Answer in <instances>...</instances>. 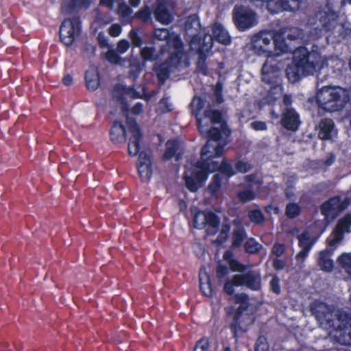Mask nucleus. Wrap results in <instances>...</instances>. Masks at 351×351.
Instances as JSON below:
<instances>
[{"instance_id": "nucleus-1", "label": "nucleus", "mask_w": 351, "mask_h": 351, "mask_svg": "<svg viewBox=\"0 0 351 351\" xmlns=\"http://www.w3.org/2000/svg\"><path fill=\"white\" fill-rule=\"evenodd\" d=\"M214 123H203L206 128L201 134H207L206 143L202 147L200 159L186 168L183 174L185 186L191 192H196L206 181L210 172L219 169V128L212 127Z\"/></svg>"}, {"instance_id": "nucleus-2", "label": "nucleus", "mask_w": 351, "mask_h": 351, "mask_svg": "<svg viewBox=\"0 0 351 351\" xmlns=\"http://www.w3.org/2000/svg\"><path fill=\"white\" fill-rule=\"evenodd\" d=\"M311 308L323 327L339 332V335H335L339 341L345 344H351V316L346 311H335L332 306L318 300L314 301Z\"/></svg>"}, {"instance_id": "nucleus-3", "label": "nucleus", "mask_w": 351, "mask_h": 351, "mask_svg": "<svg viewBox=\"0 0 351 351\" xmlns=\"http://www.w3.org/2000/svg\"><path fill=\"white\" fill-rule=\"evenodd\" d=\"M328 65V58L322 56L317 47L311 51L305 47L296 49L293 53L292 62L286 69V74L291 82L313 75Z\"/></svg>"}, {"instance_id": "nucleus-4", "label": "nucleus", "mask_w": 351, "mask_h": 351, "mask_svg": "<svg viewBox=\"0 0 351 351\" xmlns=\"http://www.w3.org/2000/svg\"><path fill=\"white\" fill-rule=\"evenodd\" d=\"M128 125L131 133L128 145V154L131 156H136L138 154L136 165L138 175L142 181L147 182L152 176V157L145 152H140L143 133L138 124L135 120H131L128 122Z\"/></svg>"}, {"instance_id": "nucleus-5", "label": "nucleus", "mask_w": 351, "mask_h": 351, "mask_svg": "<svg viewBox=\"0 0 351 351\" xmlns=\"http://www.w3.org/2000/svg\"><path fill=\"white\" fill-rule=\"evenodd\" d=\"M348 101V90L339 86H324L317 93L319 107L329 112L342 109Z\"/></svg>"}, {"instance_id": "nucleus-6", "label": "nucleus", "mask_w": 351, "mask_h": 351, "mask_svg": "<svg viewBox=\"0 0 351 351\" xmlns=\"http://www.w3.org/2000/svg\"><path fill=\"white\" fill-rule=\"evenodd\" d=\"M233 230L231 235V245L224 252L223 260L227 263L230 269L234 272H243L250 266L244 265L235 257L232 250L241 247L243 241L247 238V232L240 219L236 218L232 221Z\"/></svg>"}, {"instance_id": "nucleus-7", "label": "nucleus", "mask_w": 351, "mask_h": 351, "mask_svg": "<svg viewBox=\"0 0 351 351\" xmlns=\"http://www.w3.org/2000/svg\"><path fill=\"white\" fill-rule=\"evenodd\" d=\"M206 101L198 96H195L191 102V114L196 119L197 128L199 133H203L206 128L203 123H219V110H213L211 105L208 103L206 106Z\"/></svg>"}, {"instance_id": "nucleus-8", "label": "nucleus", "mask_w": 351, "mask_h": 351, "mask_svg": "<svg viewBox=\"0 0 351 351\" xmlns=\"http://www.w3.org/2000/svg\"><path fill=\"white\" fill-rule=\"evenodd\" d=\"M215 245V276L212 277L205 269H200L199 274V289L204 295L213 298L216 295L217 292V286L219 285V259L217 256L219 253V234L216 239L212 241Z\"/></svg>"}, {"instance_id": "nucleus-9", "label": "nucleus", "mask_w": 351, "mask_h": 351, "mask_svg": "<svg viewBox=\"0 0 351 351\" xmlns=\"http://www.w3.org/2000/svg\"><path fill=\"white\" fill-rule=\"evenodd\" d=\"M193 223L196 229H205L208 237L215 235L219 231V217L209 210L196 208L193 213Z\"/></svg>"}, {"instance_id": "nucleus-10", "label": "nucleus", "mask_w": 351, "mask_h": 351, "mask_svg": "<svg viewBox=\"0 0 351 351\" xmlns=\"http://www.w3.org/2000/svg\"><path fill=\"white\" fill-rule=\"evenodd\" d=\"M81 32L82 21L79 16L64 19L60 27V39L64 45L69 47Z\"/></svg>"}, {"instance_id": "nucleus-11", "label": "nucleus", "mask_w": 351, "mask_h": 351, "mask_svg": "<svg viewBox=\"0 0 351 351\" xmlns=\"http://www.w3.org/2000/svg\"><path fill=\"white\" fill-rule=\"evenodd\" d=\"M274 34L270 32H260L255 34L251 39L249 45L250 50L258 56H265L267 58L271 54L273 49L272 40Z\"/></svg>"}, {"instance_id": "nucleus-12", "label": "nucleus", "mask_w": 351, "mask_h": 351, "mask_svg": "<svg viewBox=\"0 0 351 351\" xmlns=\"http://www.w3.org/2000/svg\"><path fill=\"white\" fill-rule=\"evenodd\" d=\"M180 64V58L178 53H171L165 61L154 66L158 84L161 86L169 78L171 73Z\"/></svg>"}, {"instance_id": "nucleus-13", "label": "nucleus", "mask_w": 351, "mask_h": 351, "mask_svg": "<svg viewBox=\"0 0 351 351\" xmlns=\"http://www.w3.org/2000/svg\"><path fill=\"white\" fill-rule=\"evenodd\" d=\"M219 16V14L217 13L216 21L213 26L214 36H213L210 34H206L202 39H199V46L197 50L199 55L197 62H206L207 55L213 47V42L216 41L219 43V22L217 21Z\"/></svg>"}, {"instance_id": "nucleus-14", "label": "nucleus", "mask_w": 351, "mask_h": 351, "mask_svg": "<svg viewBox=\"0 0 351 351\" xmlns=\"http://www.w3.org/2000/svg\"><path fill=\"white\" fill-rule=\"evenodd\" d=\"M282 67V64L280 61L272 56H268L262 67V80L267 84L276 82Z\"/></svg>"}, {"instance_id": "nucleus-15", "label": "nucleus", "mask_w": 351, "mask_h": 351, "mask_svg": "<svg viewBox=\"0 0 351 351\" xmlns=\"http://www.w3.org/2000/svg\"><path fill=\"white\" fill-rule=\"evenodd\" d=\"M351 232V215L348 214L339 219L335 230L328 238L327 241L330 246H335L343 237V233Z\"/></svg>"}, {"instance_id": "nucleus-16", "label": "nucleus", "mask_w": 351, "mask_h": 351, "mask_svg": "<svg viewBox=\"0 0 351 351\" xmlns=\"http://www.w3.org/2000/svg\"><path fill=\"white\" fill-rule=\"evenodd\" d=\"M234 19L237 25L243 29L250 28L257 23L254 12L245 7L237 8L234 10Z\"/></svg>"}, {"instance_id": "nucleus-17", "label": "nucleus", "mask_w": 351, "mask_h": 351, "mask_svg": "<svg viewBox=\"0 0 351 351\" xmlns=\"http://www.w3.org/2000/svg\"><path fill=\"white\" fill-rule=\"evenodd\" d=\"M234 282L236 286L245 285L253 291H258L261 287V278L259 274L250 271L244 274L234 275Z\"/></svg>"}, {"instance_id": "nucleus-18", "label": "nucleus", "mask_w": 351, "mask_h": 351, "mask_svg": "<svg viewBox=\"0 0 351 351\" xmlns=\"http://www.w3.org/2000/svg\"><path fill=\"white\" fill-rule=\"evenodd\" d=\"M298 238L301 250L296 255V260L300 267H302L304 259L308 256V252L316 242L317 238L312 237L307 232L299 235Z\"/></svg>"}, {"instance_id": "nucleus-19", "label": "nucleus", "mask_w": 351, "mask_h": 351, "mask_svg": "<svg viewBox=\"0 0 351 351\" xmlns=\"http://www.w3.org/2000/svg\"><path fill=\"white\" fill-rule=\"evenodd\" d=\"M350 204V200L345 198L343 201L339 197H333L323 204L322 210L325 215H335L345 210Z\"/></svg>"}, {"instance_id": "nucleus-20", "label": "nucleus", "mask_w": 351, "mask_h": 351, "mask_svg": "<svg viewBox=\"0 0 351 351\" xmlns=\"http://www.w3.org/2000/svg\"><path fill=\"white\" fill-rule=\"evenodd\" d=\"M182 155L180 150V141L178 138H170L165 143V150L162 156L164 160H170L173 158L178 161Z\"/></svg>"}, {"instance_id": "nucleus-21", "label": "nucleus", "mask_w": 351, "mask_h": 351, "mask_svg": "<svg viewBox=\"0 0 351 351\" xmlns=\"http://www.w3.org/2000/svg\"><path fill=\"white\" fill-rule=\"evenodd\" d=\"M316 17L319 19L321 25L327 30L331 29L333 23L335 22L338 16L331 5L328 3L324 10L320 11Z\"/></svg>"}, {"instance_id": "nucleus-22", "label": "nucleus", "mask_w": 351, "mask_h": 351, "mask_svg": "<svg viewBox=\"0 0 351 351\" xmlns=\"http://www.w3.org/2000/svg\"><path fill=\"white\" fill-rule=\"evenodd\" d=\"M110 136L114 144L125 143L127 138L125 126L120 121H114L110 128Z\"/></svg>"}, {"instance_id": "nucleus-23", "label": "nucleus", "mask_w": 351, "mask_h": 351, "mask_svg": "<svg viewBox=\"0 0 351 351\" xmlns=\"http://www.w3.org/2000/svg\"><path fill=\"white\" fill-rule=\"evenodd\" d=\"M319 129L318 136L323 140H330L337 134L334 122L329 119L322 120L319 124Z\"/></svg>"}, {"instance_id": "nucleus-24", "label": "nucleus", "mask_w": 351, "mask_h": 351, "mask_svg": "<svg viewBox=\"0 0 351 351\" xmlns=\"http://www.w3.org/2000/svg\"><path fill=\"white\" fill-rule=\"evenodd\" d=\"M85 84L89 90H97L100 85V75L98 69L95 66L90 67L85 72Z\"/></svg>"}, {"instance_id": "nucleus-25", "label": "nucleus", "mask_w": 351, "mask_h": 351, "mask_svg": "<svg viewBox=\"0 0 351 351\" xmlns=\"http://www.w3.org/2000/svg\"><path fill=\"white\" fill-rule=\"evenodd\" d=\"M285 128L291 130H296L300 124L298 114L293 109H287L282 119Z\"/></svg>"}, {"instance_id": "nucleus-26", "label": "nucleus", "mask_w": 351, "mask_h": 351, "mask_svg": "<svg viewBox=\"0 0 351 351\" xmlns=\"http://www.w3.org/2000/svg\"><path fill=\"white\" fill-rule=\"evenodd\" d=\"M272 43L273 49H271V54L269 56H272L276 60H277V58L280 57L282 54L285 53L289 51V47L285 43L284 39H281L278 37H274Z\"/></svg>"}, {"instance_id": "nucleus-27", "label": "nucleus", "mask_w": 351, "mask_h": 351, "mask_svg": "<svg viewBox=\"0 0 351 351\" xmlns=\"http://www.w3.org/2000/svg\"><path fill=\"white\" fill-rule=\"evenodd\" d=\"M331 251L326 249L320 252L318 263L322 270L330 271L333 268V261L330 258Z\"/></svg>"}, {"instance_id": "nucleus-28", "label": "nucleus", "mask_w": 351, "mask_h": 351, "mask_svg": "<svg viewBox=\"0 0 351 351\" xmlns=\"http://www.w3.org/2000/svg\"><path fill=\"white\" fill-rule=\"evenodd\" d=\"M221 151L224 145H227L230 141L231 131L227 125L226 121L221 117Z\"/></svg>"}, {"instance_id": "nucleus-29", "label": "nucleus", "mask_w": 351, "mask_h": 351, "mask_svg": "<svg viewBox=\"0 0 351 351\" xmlns=\"http://www.w3.org/2000/svg\"><path fill=\"white\" fill-rule=\"evenodd\" d=\"M156 19L160 23L169 24L171 21V14L165 8H158L155 11Z\"/></svg>"}, {"instance_id": "nucleus-30", "label": "nucleus", "mask_w": 351, "mask_h": 351, "mask_svg": "<svg viewBox=\"0 0 351 351\" xmlns=\"http://www.w3.org/2000/svg\"><path fill=\"white\" fill-rule=\"evenodd\" d=\"M215 172L213 177L212 182L207 186V191L211 196H217V193L219 191V169L213 171Z\"/></svg>"}, {"instance_id": "nucleus-31", "label": "nucleus", "mask_w": 351, "mask_h": 351, "mask_svg": "<svg viewBox=\"0 0 351 351\" xmlns=\"http://www.w3.org/2000/svg\"><path fill=\"white\" fill-rule=\"evenodd\" d=\"M263 245L254 239L250 238L244 244L245 252L248 254H256L260 252Z\"/></svg>"}, {"instance_id": "nucleus-32", "label": "nucleus", "mask_w": 351, "mask_h": 351, "mask_svg": "<svg viewBox=\"0 0 351 351\" xmlns=\"http://www.w3.org/2000/svg\"><path fill=\"white\" fill-rule=\"evenodd\" d=\"M90 5V0H69V8L71 10H76L77 9L81 8L87 9Z\"/></svg>"}, {"instance_id": "nucleus-33", "label": "nucleus", "mask_w": 351, "mask_h": 351, "mask_svg": "<svg viewBox=\"0 0 351 351\" xmlns=\"http://www.w3.org/2000/svg\"><path fill=\"white\" fill-rule=\"evenodd\" d=\"M338 263L351 274V254L343 253L338 258Z\"/></svg>"}, {"instance_id": "nucleus-34", "label": "nucleus", "mask_w": 351, "mask_h": 351, "mask_svg": "<svg viewBox=\"0 0 351 351\" xmlns=\"http://www.w3.org/2000/svg\"><path fill=\"white\" fill-rule=\"evenodd\" d=\"M300 207L296 203H289L285 209V214L289 218H294L300 213Z\"/></svg>"}, {"instance_id": "nucleus-35", "label": "nucleus", "mask_w": 351, "mask_h": 351, "mask_svg": "<svg viewBox=\"0 0 351 351\" xmlns=\"http://www.w3.org/2000/svg\"><path fill=\"white\" fill-rule=\"evenodd\" d=\"M245 319L247 322V325H250V324H252V322H253V319L247 315H239V313H237L234 317V321H235L236 324L243 331H245L247 330L246 326L243 325L242 324L243 320H245Z\"/></svg>"}, {"instance_id": "nucleus-36", "label": "nucleus", "mask_w": 351, "mask_h": 351, "mask_svg": "<svg viewBox=\"0 0 351 351\" xmlns=\"http://www.w3.org/2000/svg\"><path fill=\"white\" fill-rule=\"evenodd\" d=\"M172 45L175 51L172 53H178L180 58V60L183 54V43L179 36L176 35L172 40Z\"/></svg>"}, {"instance_id": "nucleus-37", "label": "nucleus", "mask_w": 351, "mask_h": 351, "mask_svg": "<svg viewBox=\"0 0 351 351\" xmlns=\"http://www.w3.org/2000/svg\"><path fill=\"white\" fill-rule=\"evenodd\" d=\"M155 48L154 47H145L141 50V56L144 61H151L154 60V55Z\"/></svg>"}, {"instance_id": "nucleus-38", "label": "nucleus", "mask_w": 351, "mask_h": 351, "mask_svg": "<svg viewBox=\"0 0 351 351\" xmlns=\"http://www.w3.org/2000/svg\"><path fill=\"white\" fill-rule=\"evenodd\" d=\"M117 88L120 89L122 93L130 95L133 99L141 98L139 93L136 91L134 86H130L129 87L121 86Z\"/></svg>"}, {"instance_id": "nucleus-39", "label": "nucleus", "mask_w": 351, "mask_h": 351, "mask_svg": "<svg viewBox=\"0 0 351 351\" xmlns=\"http://www.w3.org/2000/svg\"><path fill=\"white\" fill-rule=\"evenodd\" d=\"M294 176L290 177V180L287 182V187L285 190V195L288 199L295 200L296 199V195L294 192L291 183L295 180Z\"/></svg>"}, {"instance_id": "nucleus-40", "label": "nucleus", "mask_w": 351, "mask_h": 351, "mask_svg": "<svg viewBox=\"0 0 351 351\" xmlns=\"http://www.w3.org/2000/svg\"><path fill=\"white\" fill-rule=\"evenodd\" d=\"M129 37L134 47H140L143 44V39L139 36L138 30L131 29L129 33Z\"/></svg>"}, {"instance_id": "nucleus-41", "label": "nucleus", "mask_w": 351, "mask_h": 351, "mask_svg": "<svg viewBox=\"0 0 351 351\" xmlns=\"http://www.w3.org/2000/svg\"><path fill=\"white\" fill-rule=\"evenodd\" d=\"M106 58L109 62L114 64H119L121 61L120 56L113 49H110L106 52Z\"/></svg>"}, {"instance_id": "nucleus-42", "label": "nucleus", "mask_w": 351, "mask_h": 351, "mask_svg": "<svg viewBox=\"0 0 351 351\" xmlns=\"http://www.w3.org/2000/svg\"><path fill=\"white\" fill-rule=\"evenodd\" d=\"M248 216L252 222L257 224L262 223L265 219L263 213L258 210L250 211Z\"/></svg>"}, {"instance_id": "nucleus-43", "label": "nucleus", "mask_w": 351, "mask_h": 351, "mask_svg": "<svg viewBox=\"0 0 351 351\" xmlns=\"http://www.w3.org/2000/svg\"><path fill=\"white\" fill-rule=\"evenodd\" d=\"M155 37L159 40H167L169 42L170 32L167 29H156L154 32Z\"/></svg>"}, {"instance_id": "nucleus-44", "label": "nucleus", "mask_w": 351, "mask_h": 351, "mask_svg": "<svg viewBox=\"0 0 351 351\" xmlns=\"http://www.w3.org/2000/svg\"><path fill=\"white\" fill-rule=\"evenodd\" d=\"M238 195L243 202L251 201L254 199L256 196L255 193L250 189L241 191Z\"/></svg>"}, {"instance_id": "nucleus-45", "label": "nucleus", "mask_w": 351, "mask_h": 351, "mask_svg": "<svg viewBox=\"0 0 351 351\" xmlns=\"http://www.w3.org/2000/svg\"><path fill=\"white\" fill-rule=\"evenodd\" d=\"M209 348V342L208 339L202 338L197 341L193 351H208Z\"/></svg>"}, {"instance_id": "nucleus-46", "label": "nucleus", "mask_w": 351, "mask_h": 351, "mask_svg": "<svg viewBox=\"0 0 351 351\" xmlns=\"http://www.w3.org/2000/svg\"><path fill=\"white\" fill-rule=\"evenodd\" d=\"M112 21V17L108 13L99 14L96 17V22L100 25L104 26L109 24Z\"/></svg>"}, {"instance_id": "nucleus-47", "label": "nucleus", "mask_w": 351, "mask_h": 351, "mask_svg": "<svg viewBox=\"0 0 351 351\" xmlns=\"http://www.w3.org/2000/svg\"><path fill=\"white\" fill-rule=\"evenodd\" d=\"M255 351H269V346L264 337H260L256 343Z\"/></svg>"}, {"instance_id": "nucleus-48", "label": "nucleus", "mask_w": 351, "mask_h": 351, "mask_svg": "<svg viewBox=\"0 0 351 351\" xmlns=\"http://www.w3.org/2000/svg\"><path fill=\"white\" fill-rule=\"evenodd\" d=\"M289 32H290V33L287 32V31H285L282 32V34L285 36V37L291 40L297 39L301 35V32L298 28H291L289 29Z\"/></svg>"}, {"instance_id": "nucleus-49", "label": "nucleus", "mask_w": 351, "mask_h": 351, "mask_svg": "<svg viewBox=\"0 0 351 351\" xmlns=\"http://www.w3.org/2000/svg\"><path fill=\"white\" fill-rule=\"evenodd\" d=\"M122 31V27L121 25L118 23L112 24L110 28L108 29V34L112 37H117L119 36Z\"/></svg>"}, {"instance_id": "nucleus-50", "label": "nucleus", "mask_w": 351, "mask_h": 351, "mask_svg": "<svg viewBox=\"0 0 351 351\" xmlns=\"http://www.w3.org/2000/svg\"><path fill=\"white\" fill-rule=\"evenodd\" d=\"M150 15L151 13L148 8L141 9L136 13V16L144 22H147L149 19Z\"/></svg>"}, {"instance_id": "nucleus-51", "label": "nucleus", "mask_w": 351, "mask_h": 351, "mask_svg": "<svg viewBox=\"0 0 351 351\" xmlns=\"http://www.w3.org/2000/svg\"><path fill=\"white\" fill-rule=\"evenodd\" d=\"M130 47V43L125 39L121 40L117 47V50L120 53H124Z\"/></svg>"}, {"instance_id": "nucleus-52", "label": "nucleus", "mask_w": 351, "mask_h": 351, "mask_svg": "<svg viewBox=\"0 0 351 351\" xmlns=\"http://www.w3.org/2000/svg\"><path fill=\"white\" fill-rule=\"evenodd\" d=\"M221 173H226L228 176H231L234 173L231 166L223 160L221 161Z\"/></svg>"}, {"instance_id": "nucleus-53", "label": "nucleus", "mask_w": 351, "mask_h": 351, "mask_svg": "<svg viewBox=\"0 0 351 351\" xmlns=\"http://www.w3.org/2000/svg\"><path fill=\"white\" fill-rule=\"evenodd\" d=\"M231 43L228 32L221 27V44L228 45Z\"/></svg>"}, {"instance_id": "nucleus-54", "label": "nucleus", "mask_w": 351, "mask_h": 351, "mask_svg": "<svg viewBox=\"0 0 351 351\" xmlns=\"http://www.w3.org/2000/svg\"><path fill=\"white\" fill-rule=\"evenodd\" d=\"M279 278L277 277H273L269 282V285L272 291L276 293H278L280 291V287L279 285Z\"/></svg>"}, {"instance_id": "nucleus-55", "label": "nucleus", "mask_w": 351, "mask_h": 351, "mask_svg": "<svg viewBox=\"0 0 351 351\" xmlns=\"http://www.w3.org/2000/svg\"><path fill=\"white\" fill-rule=\"evenodd\" d=\"M251 166L249 163L239 161L237 163V169L239 171L246 173L250 171Z\"/></svg>"}, {"instance_id": "nucleus-56", "label": "nucleus", "mask_w": 351, "mask_h": 351, "mask_svg": "<svg viewBox=\"0 0 351 351\" xmlns=\"http://www.w3.org/2000/svg\"><path fill=\"white\" fill-rule=\"evenodd\" d=\"M251 128L254 130H265L267 129V125L263 121H254L250 123Z\"/></svg>"}, {"instance_id": "nucleus-57", "label": "nucleus", "mask_w": 351, "mask_h": 351, "mask_svg": "<svg viewBox=\"0 0 351 351\" xmlns=\"http://www.w3.org/2000/svg\"><path fill=\"white\" fill-rule=\"evenodd\" d=\"M234 286H236L234 282V277L231 280L226 282L224 285V291L228 294H232L234 292Z\"/></svg>"}, {"instance_id": "nucleus-58", "label": "nucleus", "mask_w": 351, "mask_h": 351, "mask_svg": "<svg viewBox=\"0 0 351 351\" xmlns=\"http://www.w3.org/2000/svg\"><path fill=\"white\" fill-rule=\"evenodd\" d=\"M230 231V226L224 221L221 230V244L227 239V234Z\"/></svg>"}, {"instance_id": "nucleus-59", "label": "nucleus", "mask_w": 351, "mask_h": 351, "mask_svg": "<svg viewBox=\"0 0 351 351\" xmlns=\"http://www.w3.org/2000/svg\"><path fill=\"white\" fill-rule=\"evenodd\" d=\"M285 252V246L282 244H276L272 248V253L277 256H281Z\"/></svg>"}, {"instance_id": "nucleus-60", "label": "nucleus", "mask_w": 351, "mask_h": 351, "mask_svg": "<svg viewBox=\"0 0 351 351\" xmlns=\"http://www.w3.org/2000/svg\"><path fill=\"white\" fill-rule=\"evenodd\" d=\"M119 9L123 16H129L132 12L131 8L126 4L119 5Z\"/></svg>"}, {"instance_id": "nucleus-61", "label": "nucleus", "mask_w": 351, "mask_h": 351, "mask_svg": "<svg viewBox=\"0 0 351 351\" xmlns=\"http://www.w3.org/2000/svg\"><path fill=\"white\" fill-rule=\"evenodd\" d=\"M97 40L99 47L101 48L106 47L108 45V39L106 38L104 34L99 33L97 36Z\"/></svg>"}, {"instance_id": "nucleus-62", "label": "nucleus", "mask_w": 351, "mask_h": 351, "mask_svg": "<svg viewBox=\"0 0 351 351\" xmlns=\"http://www.w3.org/2000/svg\"><path fill=\"white\" fill-rule=\"evenodd\" d=\"M197 70L199 73L204 75L208 74V69L206 62H197Z\"/></svg>"}, {"instance_id": "nucleus-63", "label": "nucleus", "mask_w": 351, "mask_h": 351, "mask_svg": "<svg viewBox=\"0 0 351 351\" xmlns=\"http://www.w3.org/2000/svg\"><path fill=\"white\" fill-rule=\"evenodd\" d=\"M269 96L271 97H273L274 95H276L277 96L274 97V99H276L278 97V96H280V95H282V88L280 86H274L273 88H271L269 93Z\"/></svg>"}, {"instance_id": "nucleus-64", "label": "nucleus", "mask_w": 351, "mask_h": 351, "mask_svg": "<svg viewBox=\"0 0 351 351\" xmlns=\"http://www.w3.org/2000/svg\"><path fill=\"white\" fill-rule=\"evenodd\" d=\"M143 105L138 102L132 108V112L134 114H139L143 112Z\"/></svg>"}]
</instances>
